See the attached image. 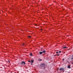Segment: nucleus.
<instances>
[{
	"instance_id": "1",
	"label": "nucleus",
	"mask_w": 73,
	"mask_h": 73,
	"mask_svg": "<svg viewBox=\"0 0 73 73\" xmlns=\"http://www.w3.org/2000/svg\"><path fill=\"white\" fill-rule=\"evenodd\" d=\"M45 63H42L41 65H40V66L42 68V67H44V66H45Z\"/></svg>"
},
{
	"instance_id": "2",
	"label": "nucleus",
	"mask_w": 73,
	"mask_h": 73,
	"mask_svg": "<svg viewBox=\"0 0 73 73\" xmlns=\"http://www.w3.org/2000/svg\"><path fill=\"white\" fill-rule=\"evenodd\" d=\"M22 65H25L26 64L25 62L23 61L22 62Z\"/></svg>"
},
{
	"instance_id": "3",
	"label": "nucleus",
	"mask_w": 73,
	"mask_h": 73,
	"mask_svg": "<svg viewBox=\"0 0 73 73\" xmlns=\"http://www.w3.org/2000/svg\"><path fill=\"white\" fill-rule=\"evenodd\" d=\"M60 70H64V68H61L59 69Z\"/></svg>"
},
{
	"instance_id": "4",
	"label": "nucleus",
	"mask_w": 73,
	"mask_h": 73,
	"mask_svg": "<svg viewBox=\"0 0 73 73\" xmlns=\"http://www.w3.org/2000/svg\"><path fill=\"white\" fill-rule=\"evenodd\" d=\"M45 52H46V50H44L42 52V53H45Z\"/></svg>"
},
{
	"instance_id": "5",
	"label": "nucleus",
	"mask_w": 73,
	"mask_h": 73,
	"mask_svg": "<svg viewBox=\"0 0 73 73\" xmlns=\"http://www.w3.org/2000/svg\"><path fill=\"white\" fill-rule=\"evenodd\" d=\"M31 62L32 63H33V62H34V60H31Z\"/></svg>"
},
{
	"instance_id": "6",
	"label": "nucleus",
	"mask_w": 73,
	"mask_h": 73,
	"mask_svg": "<svg viewBox=\"0 0 73 73\" xmlns=\"http://www.w3.org/2000/svg\"><path fill=\"white\" fill-rule=\"evenodd\" d=\"M67 67L68 68H69V69H70V66H68Z\"/></svg>"
},
{
	"instance_id": "7",
	"label": "nucleus",
	"mask_w": 73,
	"mask_h": 73,
	"mask_svg": "<svg viewBox=\"0 0 73 73\" xmlns=\"http://www.w3.org/2000/svg\"><path fill=\"white\" fill-rule=\"evenodd\" d=\"M39 54H42V52H39Z\"/></svg>"
},
{
	"instance_id": "8",
	"label": "nucleus",
	"mask_w": 73,
	"mask_h": 73,
	"mask_svg": "<svg viewBox=\"0 0 73 73\" xmlns=\"http://www.w3.org/2000/svg\"><path fill=\"white\" fill-rule=\"evenodd\" d=\"M66 48H67V47H66V46L63 47V49H65Z\"/></svg>"
},
{
	"instance_id": "9",
	"label": "nucleus",
	"mask_w": 73,
	"mask_h": 73,
	"mask_svg": "<svg viewBox=\"0 0 73 73\" xmlns=\"http://www.w3.org/2000/svg\"><path fill=\"white\" fill-rule=\"evenodd\" d=\"M30 56H32L33 55V54H32V53H31L30 54Z\"/></svg>"
},
{
	"instance_id": "10",
	"label": "nucleus",
	"mask_w": 73,
	"mask_h": 73,
	"mask_svg": "<svg viewBox=\"0 0 73 73\" xmlns=\"http://www.w3.org/2000/svg\"><path fill=\"white\" fill-rule=\"evenodd\" d=\"M39 61H42V59H39Z\"/></svg>"
},
{
	"instance_id": "11",
	"label": "nucleus",
	"mask_w": 73,
	"mask_h": 73,
	"mask_svg": "<svg viewBox=\"0 0 73 73\" xmlns=\"http://www.w3.org/2000/svg\"><path fill=\"white\" fill-rule=\"evenodd\" d=\"M72 58H71V60H73V55L72 56Z\"/></svg>"
},
{
	"instance_id": "12",
	"label": "nucleus",
	"mask_w": 73,
	"mask_h": 73,
	"mask_svg": "<svg viewBox=\"0 0 73 73\" xmlns=\"http://www.w3.org/2000/svg\"><path fill=\"white\" fill-rule=\"evenodd\" d=\"M28 37L29 38H31V36H29Z\"/></svg>"
},
{
	"instance_id": "13",
	"label": "nucleus",
	"mask_w": 73,
	"mask_h": 73,
	"mask_svg": "<svg viewBox=\"0 0 73 73\" xmlns=\"http://www.w3.org/2000/svg\"><path fill=\"white\" fill-rule=\"evenodd\" d=\"M28 62H31L30 60H28Z\"/></svg>"
},
{
	"instance_id": "14",
	"label": "nucleus",
	"mask_w": 73,
	"mask_h": 73,
	"mask_svg": "<svg viewBox=\"0 0 73 73\" xmlns=\"http://www.w3.org/2000/svg\"><path fill=\"white\" fill-rule=\"evenodd\" d=\"M61 51H59V53H61Z\"/></svg>"
},
{
	"instance_id": "15",
	"label": "nucleus",
	"mask_w": 73,
	"mask_h": 73,
	"mask_svg": "<svg viewBox=\"0 0 73 73\" xmlns=\"http://www.w3.org/2000/svg\"><path fill=\"white\" fill-rule=\"evenodd\" d=\"M8 61L9 63H10V61L9 60H8Z\"/></svg>"
},
{
	"instance_id": "16",
	"label": "nucleus",
	"mask_w": 73,
	"mask_h": 73,
	"mask_svg": "<svg viewBox=\"0 0 73 73\" xmlns=\"http://www.w3.org/2000/svg\"><path fill=\"white\" fill-rule=\"evenodd\" d=\"M25 44L24 43H23V45H25Z\"/></svg>"
},
{
	"instance_id": "17",
	"label": "nucleus",
	"mask_w": 73,
	"mask_h": 73,
	"mask_svg": "<svg viewBox=\"0 0 73 73\" xmlns=\"http://www.w3.org/2000/svg\"><path fill=\"white\" fill-rule=\"evenodd\" d=\"M56 53H58V52H56Z\"/></svg>"
},
{
	"instance_id": "18",
	"label": "nucleus",
	"mask_w": 73,
	"mask_h": 73,
	"mask_svg": "<svg viewBox=\"0 0 73 73\" xmlns=\"http://www.w3.org/2000/svg\"><path fill=\"white\" fill-rule=\"evenodd\" d=\"M59 55H60V54H58L57 55V56H59Z\"/></svg>"
},
{
	"instance_id": "19",
	"label": "nucleus",
	"mask_w": 73,
	"mask_h": 73,
	"mask_svg": "<svg viewBox=\"0 0 73 73\" xmlns=\"http://www.w3.org/2000/svg\"><path fill=\"white\" fill-rule=\"evenodd\" d=\"M66 61H67V62H68V60H66Z\"/></svg>"
},
{
	"instance_id": "20",
	"label": "nucleus",
	"mask_w": 73,
	"mask_h": 73,
	"mask_svg": "<svg viewBox=\"0 0 73 73\" xmlns=\"http://www.w3.org/2000/svg\"><path fill=\"white\" fill-rule=\"evenodd\" d=\"M42 29H41V31H42Z\"/></svg>"
},
{
	"instance_id": "21",
	"label": "nucleus",
	"mask_w": 73,
	"mask_h": 73,
	"mask_svg": "<svg viewBox=\"0 0 73 73\" xmlns=\"http://www.w3.org/2000/svg\"><path fill=\"white\" fill-rule=\"evenodd\" d=\"M31 65H33L32 63H31Z\"/></svg>"
},
{
	"instance_id": "22",
	"label": "nucleus",
	"mask_w": 73,
	"mask_h": 73,
	"mask_svg": "<svg viewBox=\"0 0 73 73\" xmlns=\"http://www.w3.org/2000/svg\"><path fill=\"white\" fill-rule=\"evenodd\" d=\"M63 60H64V59H63Z\"/></svg>"
},
{
	"instance_id": "23",
	"label": "nucleus",
	"mask_w": 73,
	"mask_h": 73,
	"mask_svg": "<svg viewBox=\"0 0 73 73\" xmlns=\"http://www.w3.org/2000/svg\"><path fill=\"white\" fill-rule=\"evenodd\" d=\"M36 25H37V24H36Z\"/></svg>"
},
{
	"instance_id": "24",
	"label": "nucleus",
	"mask_w": 73,
	"mask_h": 73,
	"mask_svg": "<svg viewBox=\"0 0 73 73\" xmlns=\"http://www.w3.org/2000/svg\"><path fill=\"white\" fill-rule=\"evenodd\" d=\"M73 64V62H72V64Z\"/></svg>"
}]
</instances>
